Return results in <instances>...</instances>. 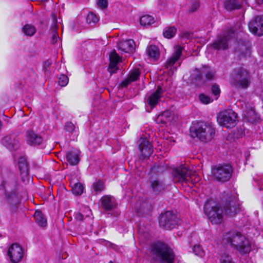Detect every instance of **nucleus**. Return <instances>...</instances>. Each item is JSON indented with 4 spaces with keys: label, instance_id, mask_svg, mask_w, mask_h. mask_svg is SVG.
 Listing matches in <instances>:
<instances>
[{
    "label": "nucleus",
    "instance_id": "f257e3e1",
    "mask_svg": "<svg viewBox=\"0 0 263 263\" xmlns=\"http://www.w3.org/2000/svg\"><path fill=\"white\" fill-rule=\"evenodd\" d=\"M239 211L235 195H228L222 206L219 203L209 202L204 206V213L213 224H220L223 221L224 215L232 216Z\"/></svg>",
    "mask_w": 263,
    "mask_h": 263
},
{
    "label": "nucleus",
    "instance_id": "f03ea898",
    "mask_svg": "<svg viewBox=\"0 0 263 263\" xmlns=\"http://www.w3.org/2000/svg\"><path fill=\"white\" fill-rule=\"evenodd\" d=\"M152 261L153 263H173L175 254L167 244L158 242L151 246Z\"/></svg>",
    "mask_w": 263,
    "mask_h": 263
},
{
    "label": "nucleus",
    "instance_id": "7ed1b4c3",
    "mask_svg": "<svg viewBox=\"0 0 263 263\" xmlns=\"http://www.w3.org/2000/svg\"><path fill=\"white\" fill-rule=\"evenodd\" d=\"M223 245H228L241 254L251 251V245L248 239L239 232H230L225 233L222 239Z\"/></svg>",
    "mask_w": 263,
    "mask_h": 263
},
{
    "label": "nucleus",
    "instance_id": "20e7f679",
    "mask_svg": "<svg viewBox=\"0 0 263 263\" xmlns=\"http://www.w3.org/2000/svg\"><path fill=\"white\" fill-rule=\"evenodd\" d=\"M191 136L198 138L203 142L211 140L214 137L215 130L210 124L204 122H196L190 127Z\"/></svg>",
    "mask_w": 263,
    "mask_h": 263
},
{
    "label": "nucleus",
    "instance_id": "39448f33",
    "mask_svg": "<svg viewBox=\"0 0 263 263\" xmlns=\"http://www.w3.org/2000/svg\"><path fill=\"white\" fill-rule=\"evenodd\" d=\"M172 175L173 180L175 183L196 184L200 180L199 177L195 172L182 165L173 170Z\"/></svg>",
    "mask_w": 263,
    "mask_h": 263
},
{
    "label": "nucleus",
    "instance_id": "423d86ee",
    "mask_svg": "<svg viewBox=\"0 0 263 263\" xmlns=\"http://www.w3.org/2000/svg\"><path fill=\"white\" fill-rule=\"evenodd\" d=\"M230 83L235 88L246 89L251 83L250 74L243 67L235 68L231 73Z\"/></svg>",
    "mask_w": 263,
    "mask_h": 263
},
{
    "label": "nucleus",
    "instance_id": "0eeeda50",
    "mask_svg": "<svg viewBox=\"0 0 263 263\" xmlns=\"http://www.w3.org/2000/svg\"><path fill=\"white\" fill-rule=\"evenodd\" d=\"M203 75L206 80H213L215 78V71L206 66H204L200 69H195L191 75L193 83L197 86H200L204 83Z\"/></svg>",
    "mask_w": 263,
    "mask_h": 263
},
{
    "label": "nucleus",
    "instance_id": "6e6552de",
    "mask_svg": "<svg viewBox=\"0 0 263 263\" xmlns=\"http://www.w3.org/2000/svg\"><path fill=\"white\" fill-rule=\"evenodd\" d=\"M233 169L229 164H219L212 168V174L214 179L218 181L226 182L232 176Z\"/></svg>",
    "mask_w": 263,
    "mask_h": 263
},
{
    "label": "nucleus",
    "instance_id": "1a4fd4ad",
    "mask_svg": "<svg viewBox=\"0 0 263 263\" xmlns=\"http://www.w3.org/2000/svg\"><path fill=\"white\" fill-rule=\"evenodd\" d=\"M237 114L232 109L220 112L217 117L218 124L223 127L230 128L236 124Z\"/></svg>",
    "mask_w": 263,
    "mask_h": 263
},
{
    "label": "nucleus",
    "instance_id": "9d476101",
    "mask_svg": "<svg viewBox=\"0 0 263 263\" xmlns=\"http://www.w3.org/2000/svg\"><path fill=\"white\" fill-rule=\"evenodd\" d=\"M178 221L177 215L171 211L165 212L159 217V219L160 226L167 230L174 228Z\"/></svg>",
    "mask_w": 263,
    "mask_h": 263
},
{
    "label": "nucleus",
    "instance_id": "9b49d317",
    "mask_svg": "<svg viewBox=\"0 0 263 263\" xmlns=\"http://www.w3.org/2000/svg\"><path fill=\"white\" fill-rule=\"evenodd\" d=\"M237 33L232 30L224 33L223 35H218L216 40L212 44L215 49H226L228 47V43L233 38H236Z\"/></svg>",
    "mask_w": 263,
    "mask_h": 263
},
{
    "label": "nucleus",
    "instance_id": "f8f14e48",
    "mask_svg": "<svg viewBox=\"0 0 263 263\" xmlns=\"http://www.w3.org/2000/svg\"><path fill=\"white\" fill-rule=\"evenodd\" d=\"M183 48L180 46H176L175 47L174 53L169 59H167L165 64V68L169 71L170 73L173 74L177 70V67L175 65V63L180 59Z\"/></svg>",
    "mask_w": 263,
    "mask_h": 263
},
{
    "label": "nucleus",
    "instance_id": "ddd939ff",
    "mask_svg": "<svg viewBox=\"0 0 263 263\" xmlns=\"http://www.w3.org/2000/svg\"><path fill=\"white\" fill-rule=\"evenodd\" d=\"M249 30L254 34L263 35V15L256 16L248 24Z\"/></svg>",
    "mask_w": 263,
    "mask_h": 263
},
{
    "label": "nucleus",
    "instance_id": "4468645a",
    "mask_svg": "<svg viewBox=\"0 0 263 263\" xmlns=\"http://www.w3.org/2000/svg\"><path fill=\"white\" fill-rule=\"evenodd\" d=\"M139 149L141 154L140 158L144 159L148 157L153 152L152 144L145 138H141L138 141Z\"/></svg>",
    "mask_w": 263,
    "mask_h": 263
},
{
    "label": "nucleus",
    "instance_id": "2eb2a0df",
    "mask_svg": "<svg viewBox=\"0 0 263 263\" xmlns=\"http://www.w3.org/2000/svg\"><path fill=\"white\" fill-rule=\"evenodd\" d=\"M2 144L10 151H16L20 146L18 136L11 134L4 137L2 140Z\"/></svg>",
    "mask_w": 263,
    "mask_h": 263
},
{
    "label": "nucleus",
    "instance_id": "dca6fc26",
    "mask_svg": "<svg viewBox=\"0 0 263 263\" xmlns=\"http://www.w3.org/2000/svg\"><path fill=\"white\" fill-rule=\"evenodd\" d=\"M243 117L250 122H256L258 117L255 113L251 103L243 102L241 104Z\"/></svg>",
    "mask_w": 263,
    "mask_h": 263
},
{
    "label": "nucleus",
    "instance_id": "f3484780",
    "mask_svg": "<svg viewBox=\"0 0 263 263\" xmlns=\"http://www.w3.org/2000/svg\"><path fill=\"white\" fill-rule=\"evenodd\" d=\"M8 254L12 262H18L23 256V249L18 244L13 243L10 247Z\"/></svg>",
    "mask_w": 263,
    "mask_h": 263
},
{
    "label": "nucleus",
    "instance_id": "a211bd4d",
    "mask_svg": "<svg viewBox=\"0 0 263 263\" xmlns=\"http://www.w3.org/2000/svg\"><path fill=\"white\" fill-rule=\"evenodd\" d=\"M163 90L161 86H158L156 90L147 96L146 103L152 108L155 107L160 101Z\"/></svg>",
    "mask_w": 263,
    "mask_h": 263
},
{
    "label": "nucleus",
    "instance_id": "6ab92c4d",
    "mask_svg": "<svg viewBox=\"0 0 263 263\" xmlns=\"http://www.w3.org/2000/svg\"><path fill=\"white\" fill-rule=\"evenodd\" d=\"M148 183L153 192L158 194L163 192L165 188V184L162 180L157 177H152L149 179Z\"/></svg>",
    "mask_w": 263,
    "mask_h": 263
},
{
    "label": "nucleus",
    "instance_id": "aec40b11",
    "mask_svg": "<svg viewBox=\"0 0 263 263\" xmlns=\"http://www.w3.org/2000/svg\"><path fill=\"white\" fill-rule=\"evenodd\" d=\"M100 201L102 207L106 211H111L117 205L115 198L109 195L103 196L101 198Z\"/></svg>",
    "mask_w": 263,
    "mask_h": 263
},
{
    "label": "nucleus",
    "instance_id": "412c9836",
    "mask_svg": "<svg viewBox=\"0 0 263 263\" xmlns=\"http://www.w3.org/2000/svg\"><path fill=\"white\" fill-rule=\"evenodd\" d=\"M121 57L117 53L115 50L111 52L109 55L110 63L108 67L109 72L112 74L115 73L118 67L117 65L120 61Z\"/></svg>",
    "mask_w": 263,
    "mask_h": 263
},
{
    "label": "nucleus",
    "instance_id": "4be33fe9",
    "mask_svg": "<svg viewBox=\"0 0 263 263\" xmlns=\"http://www.w3.org/2000/svg\"><path fill=\"white\" fill-rule=\"evenodd\" d=\"M118 48L119 51L124 53L133 52L135 48V43L133 40H127L119 42L118 45Z\"/></svg>",
    "mask_w": 263,
    "mask_h": 263
},
{
    "label": "nucleus",
    "instance_id": "5701e85b",
    "mask_svg": "<svg viewBox=\"0 0 263 263\" xmlns=\"http://www.w3.org/2000/svg\"><path fill=\"white\" fill-rule=\"evenodd\" d=\"M27 143L31 145H40L43 142V138L33 131H28L26 134Z\"/></svg>",
    "mask_w": 263,
    "mask_h": 263
},
{
    "label": "nucleus",
    "instance_id": "b1692460",
    "mask_svg": "<svg viewBox=\"0 0 263 263\" xmlns=\"http://www.w3.org/2000/svg\"><path fill=\"white\" fill-rule=\"evenodd\" d=\"M174 119V114L172 111L166 110L158 115L156 119L158 124H167L171 122Z\"/></svg>",
    "mask_w": 263,
    "mask_h": 263
},
{
    "label": "nucleus",
    "instance_id": "393cba45",
    "mask_svg": "<svg viewBox=\"0 0 263 263\" xmlns=\"http://www.w3.org/2000/svg\"><path fill=\"white\" fill-rule=\"evenodd\" d=\"M80 152L77 149H73L67 153L66 159L70 165L78 164L80 160Z\"/></svg>",
    "mask_w": 263,
    "mask_h": 263
},
{
    "label": "nucleus",
    "instance_id": "a878e982",
    "mask_svg": "<svg viewBox=\"0 0 263 263\" xmlns=\"http://www.w3.org/2000/svg\"><path fill=\"white\" fill-rule=\"evenodd\" d=\"M140 74V72L139 69H135L131 71L128 77L122 82V86L127 87L131 82L136 81L138 79Z\"/></svg>",
    "mask_w": 263,
    "mask_h": 263
},
{
    "label": "nucleus",
    "instance_id": "bb28decb",
    "mask_svg": "<svg viewBox=\"0 0 263 263\" xmlns=\"http://www.w3.org/2000/svg\"><path fill=\"white\" fill-rule=\"evenodd\" d=\"M6 196L8 202L12 204L16 205L20 201V197L16 190L9 192L6 191L5 192Z\"/></svg>",
    "mask_w": 263,
    "mask_h": 263
},
{
    "label": "nucleus",
    "instance_id": "cd10ccee",
    "mask_svg": "<svg viewBox=\"0 0 263 263\" xmlns=\"http://www.w3.org/2000/svg\"><path fill=\"white\" fill-rule=\"evenodd\" d=\"M225 8L228 11L239 9L241 7V4L238 0H226L224 3Z\"/></svg>",
    "mask_w": 263,
    "mask_h": 263
},
{
    "label": "nucleus",
    "instance_id": "c85d7f7f",
    "mask_svg": "<svg viewBox=\"0 0 263 263\" xmlns=\"http://www.w3.org/2000/svg\"><path fill=\"white\" fill-rule=\"evenodd\" d=\"M235 54L240 59L247 56H250V50L244 45H238L235 49Z\"/></svg>",
    "mask_w": 263,
    "mask_h": 263
},
{
    "label": "nucleus",
    "instance_id": "c756f323",
    "mask_svg": "<svg viewBox=\"0 0 263 263\" xmlns=\"http://www.w3.org/2000/svg\"><path fill=\"white\" fill-rule=\"evenodd\" d=\"M148 55L154 61L157 60L160 57V51L158 47L155 45H150L146 50Z\"/></svg>",
    "mask_w": 263,
    "mask_h": 263
},
{
    "label": "nucleus",
    "instance_id": "7c9ffc66",
    "mask_svg": "<svg viewBox=\"0 0 263 263\" xmlns=\"http://www.w3.org/2000/svg\"><path fill=\"white\" fill-rule=\"evenodd\" d=\"M20 174L22 177H27L28 175V167L27 161L24 158H21L18 163Z\"/></svg>",
    "mask_w": 263,
    "mask_h": 263
},
{
    "label": "nucleus",
    "instance_id": "2f4dec72",
    "mask_svg": "<svg viewBox=\"0 0 263 263\" xmlns=\"http://www.w3.org/2000/svg\"><path fill=\"white\" fill-rule=\"evenodd\" d=\"M35 222L41 227H45L47 224V219L44 215L40 211H36L34 214Z\"/></svg>",
    "mask_w": 263,
    "mask_h": 263
},
{
    "label": "nucleus",
    "instance_id": "473e14b6",
    "mask_svg": "<svg viewBox=\"0 0 263 263\" xmlns=\"http://www.w3.org/2000/svg\"><path fill=\"white\" fill-rule=\"evenodd\" d=\"M22 31L25 35L32 36L36 32L35 27L30 24H26L22 28Z\"/></svg>",
    "mask_w": 263,
    "mask_h": 263
},
{
    "label": "nucleus",
    "instance_id": "72a5a7b5",
    "mask_svg": "<svg viewBox=\"0 0 263 263\" xmlns=\"http://www.w3.org/2000/svg\"><path fill=\"white\" fill-rule=\"evenodd\" d=\"M154 22V17L149 15H143L140 19V23L143 26H150Z\"/></svg>",
    "mask_w": 263,
    "mask_h": 263
},
{
    "label": "nucleus",
    "instance_id": "f704fd0d",
    "mask_svg": "<svg viewBox=\"0 0 263 263\" xmlns=\"http://www.w3.org/2000/svg\"><path fill=\"white\" fill-rule=\"evenodd\" d=\"M177 29L175 27H166L163 30V35L165 37L171 39L174 36L176 33Z\"/></svg>",
    "mask_w": 263,
    "mask_h": 263
},
{
    "label": "nucleus",
    "instance_id": "c9c22d12",
    "mask_svg": "<svg viewBox=\"0 0 263 263\" xmlns=\"http://www.w3.org/2000/svg\"><path fill=\"white\" fill-rule=\"evenodd\" d=\"M92 187L93 191L97 194L100 193L104 190V182L101 180H98L93 183Z\"/></svg>",
    "mask_w": 263,
    "mask_h": 263
},
{
    "label": "nucleus",
    "instance_id": "e433bc0d",
    "mask_svg": "<svg viewBox=\"0 0 263 263\" xmlns=\"http://www.w3.org/2000/svg\"><path fill=\"white\" fill-rule=\"evenodd\" d=\"M83 186L80 183H77L74 184L72 187V191L73 194L76 195H80L83 192Z\"/></svg>",
    "mask_w": 263,
    "mask_h": 263
},
{
    "label": "nucleus",
    "instance_id": "4c0bfd02",
    "mask_svg": "<svg viewBox=\"0 0 263 263\" xmlns=\"http://www.w3.org/2000/svg\"><path fill=\"white\" fill-rule=\"evenodd\" d=\"M98 21L97 16L93 13L90 12L87 14L86 22L89 24H95Z\"/></svg>",
    "mask_w": 263,
    "mask_h": 263
},
{
    "label": "nucleus",
    "instance_id": "58836bf2",
    "mask_svg": "<svg viewBox=\"0 0 263 263\" xmlns=\"http://www.w3.org/2000/svg\"><path fill=\"white\" fill-rule=\"evenodd\" d=\"M200 101L204 104H208L211 103L213 100L208 96L202 93L199 96Z\"/></svg>",
    "mask_w": 263,
    "mask_h": 263
},
{
    "label": "nucleus",
    "instance_id": "ea45409f",
    "mask_svg": "<svg viewBox=\"0 0 263 263\" xmlns=\"http://www.w3.org/2000/svg\"><path fill=\"white\" fill-rule=\"evenodd\" d=\"M193 251L196 255L201 257H203L204 255V252L200 245L195 246L193 248Z\"/></svg>",
    "mask_w": 263,
    "mask_h": 263
},
{
    "label": "nucleus",
    "instance_id": "a19ab883",
    "mask_svg": "<svg viewBox=\"0 0 263 263\" xmlns=\"http://www.w3.org/2000/svg\"><path fill=\"white\" fill-rule=\"evenodd\" d=\"M65 129L67 132H69L72 134L73 133H76L75 130V126L71 122H68L66 123L65 125Z\"/></svg>",
    "mask_w": 263,
    "mask_h": 263
},
{
    "label": "nucleus",
    "instance_id": "79ce46f5",
    "mask_svg": "<svg viewBox=\"0 0 263 263\" xmlns=\"http://www.w3.org/2000/svg\"><path fill=\"white\" fill-rule=\"evenodd\" d=\"M221 263H235L232 257L227 254L224 253L221 257Z\"/></svg>",
    "mask_w": 263,
    "mask_h": 263
},
{
    "label": "nucleus",
    "instance_id": "37998d69",
    "mask_svg": "<svg viewBox=\"0 0 263 263\" xmlns=\"http://www.w3.org/2000/svg\"><path fill=\"white\" fill-rule=\"evenodd\" d=\"M68 83V78L65 74L61 75L59 79V84L61 86H65Z\"/></svg>",
    "mask_w": 263,
    "mask_h": 263
},
{
    "label": "nucleus",
    "instance_id": "c03bdc74",
    "mask_svg": "<svg viewBox=\"0 0 263 263\" xmlns=\"http://www.w3.org/2000/svg\"><path fill=\"white\" fill-rule=\"evenodd\" d=\"M211 91L214 95H215L217 99L219 96L220 93V89L219 86L217 84H214L212 86Z\"/></svg>",
    "mask_w": 263,
    "mask_h": 263
},
{
    "label": "nucleus",
    "instance_id": "a18cd8bd",
    "mask_svg": "<svg viewBox=\"0 0 263 263\" xmlns=\"http://www.w3.org/2000/svg\"><path fill=\"white\" fill-rule=\"evenodd\" d=\"M98 6L102 9H105L107 7L108 2L107 0H98Z\"/></svg>",
    "mask_w": 263,
    "mask_h": 263
},
{
    "label": "nucleus",
    "instance_id": "49530a36",
    "mask_svg": "<svg viewBox=\"0 0 263 263\" xmlns=\"http://www.w3.org/2000/svg\"><path fill=\"white\" fill-rule=\"evenodd\" d=\"M199 6V2L197 1L192 5L189 10L191 12H194L198 8Z\"/></svg>",
    "mask_w": 263,
    "mask_h": 263
},
{
    "label": "nucleus",
    "instance_id": "de8ad7c7",
    "mask_svg": "<svg viewBox=\"0 0 263 263\" xmlns=\"http://www.w3.org/2000/svg\"><path fill=\"white\" fill-rule=\"evenodd\" d=\"M258 185L260 190H263V176H261L258 180Z\"/></svg>",
    "mask_w": 263,
    "mask_h": 263
},
{
    "label": "nucleus",
    "instance_id": "09e8293b",
    "mask_svg": "<svg viewBox=\"0 0 263 263\" xmlns=\"http://www.w3.org/2000/svg\"><path fill=\"white\" fill-rule=\"evenodd\" d=\"M76 219L77 220H79V221H82L83 220V215L80 213H77L76 214Z\"/></svg>",
    "mask_w": 263,
    "mask_h": 263
},
{
    "label": "nucleus",
    "instance_id": "8fccbe9b",
    "mask_svg": "<svg viewBox=\"0 0 263 263\" xmlns=\"http://www.w3.org/2000/svg\"><path fill=\"white\" fill-rule=\"evenodd\" d=\"M58 39H59V36H58V33L57 32H54V33L52 34L53 43L57 42Z\"/></svg>",
    "mask_w": 263,
    "mask_h": 263
},
{
    "label": "nucleus",
    "instance_id": "3c124183",
    "mask_svg": "<svg viewBox=\"0 0 263 263\" xmlns=\"http://www.w3.org/2000/svg\"><path fill=\"white\" fill-rule=\"evenodd\" d=\"M256 2L259 5L263 4V0H256Z\"/></svg>",
    "mask_w": 263,
    "mask_h": 263
},
{
    "label": "nucleus",
    "instance_id": "603ef678",
    "mask_svg": "<svg viewBox=\"0 0 263 263\" xmlns=\"http://www.w3.org/2000/svg\"><path fill=\"white\" fill-rule=\"evenodd\" d=\"M2 126H3V123H2V121L0 120V129H1L2 128Z\"/></svg>",
    "mask_w": 263,
    "mask_h": 263
},
{
    "label": "nucleus",
    "instance_id": "864d4df0",
    "mask_svg": "<svg viewBox=\"0 0 263 263\" xmlns=\"http://www.w3.org/2000/svg\"><path fill=\"white\" fill-rule=\"evenodd\" d=\"M3 190V186H0V191H1V190Z\"/></svg>",
    "mask_w": 263,
    "mask_h": 263
},
{
    "label": "nucleus",
    "instance_id": "5fc2aeb1",
    "mask_svg": "<svg viewBox=\"0 0 263 263\" xmlns=\"http://www.w3.org/2000/svg\"><path fill=\"white\" fill-rule=\"evenodd\" d=\"M109 263H114L112 261H110Z\"/></svg>",
    "mask_w": 263,
    "mask_h": 263
}]
</instances>
